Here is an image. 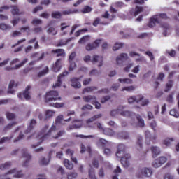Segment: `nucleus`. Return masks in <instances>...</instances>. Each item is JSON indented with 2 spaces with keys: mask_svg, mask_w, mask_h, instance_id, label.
Instances as JSON below:
<instances>
[{
  "mask_svg": "<svg viewBox=\"0 0 179 179\" xmlns=\"http://www.w3.org/2000/svg\"><path fill=\"white\" fill-rule=\"evenodd\" d=\"M30 89H31V87L30 86H27L25 88L24 92L22 94V96H24L25 100H30L31 99V96H30V92H29V91L30 90Z\"/></svg>",
  "mask_w": 179,
  "mask_h": 179,
  "instance_id": "bb28decb",
  "label": "nucleus"
},
{
  "mask_svg": "<svg viewBox=\"0 0 179 179\" xmlns=\"http://www.w3.org/2000/svg\"><path fill=\"white\" fill-rule=\"evenodd\" d=\"M11 13L12 15H19V7L17 6H11Z\"/></svg>",
  "mask_w": 179,
  "mask_h": 179,
  "instance_id": "49530a36",
  "label": "nucleus"
},
{
  "mask_svg": "<svg viewBox=\"0 0 179 179\" xmlns=\"http://www.w3.org/2000/svg\"><path fill=\"white\" fill-rule=\"evenodd\" d=\"M123 44L121 43H115L114 46L113 47V51H118L120 48H122Z\"/></svg>",
  "mask_w": 179,
  "mask_h": 179,
  "instance_id": "603ef678",
  "label": "nucleus"
},
{
  "mask_svg": "<svg viewBox=\"0 0 179 179\" xmlns=\"http://www.w3.org/2000/svg\"><path fill=\"white\" fill-rule=\"evenodd\" d=\"M68 73H69L68 71H66L62 73L61 74H59L58 76L57 83L53 85V87H59V86H61V85L62 83V82L61 81V78L66 76V75H68Z\"/></svg>",
  "mask_w": 179,
  "mask_h": 179,
  "instance_id": "dca6fc26",
  "label": "nucleus"
},
{
  "mask_svg": "<svg viewBox=\"0 0 179 179\" xmlns=\"http://www.w3.org/2000/svg\"><path fill=\"white\" fill-rule=\"evenodd\" d=\"M51 54H56V57H65V50L64 49H53Z\"/></svg>",
  "mask_w": 179,
  "mask_h": 179,
  "instance_id": "4be33fe9",
  "label": "nucleus"
},
{
  "mask_svg": "<svg viewBox=\"0 0 179 179\" xmlns=\"http://www.w3.org/2000/svg\"><path fill=\"white\" fill-rule=\"evenodd\" d=\"M100 43H101V40L97 39L93 43H88L85 46V50L87 51H93V50H96L100 45Z\"/></svg>",
  "mask_w": 179,
  "mask_h": 179,
  "instance_id": "9d476101",
  "label": "nucleus"
},
{
  "mask_svg": "<svg viewBox=\"0 0 179 179\" xmlns=\"http://www.w3.org/2000/svg\"><path fill=\"white\" fill-rule=\"evenodd\" d=\"M166 53L170 55L172 58L176 57V52L174 50H166Z\"/></svg>",
  "mask_w": 179,
  "mask_h": 179,
  "instance_id": "774afa93",
  "label": "nucleus"
},
{
  "mask_svg": "<svg viewBox=\"0 0 179 179\" xmlns=\"http://www.w3.org/2000/svg\"><path fill=\"white\" fill-rule=\"evenodd\" d=\"M29 61L28 59H24L22 62H20V64L15 65L14 67H10V66H6L5 68L6 71H12V69H19V68H22L26 62Z\"/></svg>",
  "mask_w": 179,
  "mask_h": 179,
  "instance_id": "a211bd4d",
  "label": "nucleus"
},
{
  "mask_svg": "<svg viewBox=\"0 0 179 179\" xmlns=\"http://www.w3.org/2000/svg\"><path fill=\"white\" fill-rule=\"evenodd\" d=\"M88 174L90 179H97V177H96V170H94V169L91 168L88 171Z\"/></svg>",
  "mask_w": 179,
  "mask_h": 179,
  "instance_id": "f704fd0d",
  "label": "nucleus"
},
{
  "mask_svg": "<svg viewBox=\"0 0 179 179\" xmlns=\"http://www.w3.org/2000/svg\"><path fill=\"white\" fill-rule=\"evenodd\" d=\"M90 40V36H85L79 40L78 43L85 44V43H87V41H89Z\"/></svg>",
  "mask_w": 179,
  "mask_h": 179,
  "instance_id": "79ce46f5",
  "label": "nucleus"
},
{
  "mask_svg": "<svg viewBox=\"0 0 179 179\" xmlns=\"http://www.w3.org/2000/svg\"><path fill=\"white\" fill-rule=\"evenodd\" d=\"M31 24H34V26H38V24H42L43 20L40 19L35 18L32 20Z\"/></svg>",
  "mask_w": 179,
  "mask_h": 179,
  "instance_id": "6e6d98bb",
  "label": "nucleus"
},
{
  "mask_svg": "<svg viewBox=\"0 0 179 179\" xmlns=\"http://www.w3.org/2000/svg\"><path fill=\"white\" fill-rule=\"evenodd\" d=\"M94 122L93 120H92L91 118L88 119L86 121V127L87 128H94V125H93L92 123Z\"/></svg>",
  "mask_w": 179,
  "mask_h": 179,
  "instance_id": "4d7b16f0",
  "label": "nucleus"
},
{
  "mask_svg": "<svg viewBox=\"0 0 179 179\" xmlns=\"http://www.w3.org/2000/svg\"><path fill=\"white\" fill-rule=\"evenodd\" d=\"M170 115H172L173 117H175V118H178L179 117V113L176 109H172L169 112Z\"/></svg>",
  "mask_w": 179,
  "mask_h": 179,
  "instance_id": "5fc2aeb1",
  "label": "nucleus"
},
{
  "mask_svg": "<svg viewBox=\"0 0 179 179\" xmlns=\"http://www.w3.org/2000/svg\"><path fill=\"white\" fill-rule=\"evenodd\" d=\"M152 136V134H150V131H145V138H146V145H150V138Z\"/></svg>",
  "mask_w": 179,
  "mask_h": 179,
  "instance_id": "ea45409f",
  "label": "nucleus"
},
{
  "mask_svg": "<svg viewBox=\"0 0 179 179\" xmlns=\"http://www.w3.org/2000/svg\"><path fill=\"white\" fill-rule=\"evenodd\" d=\"M173 80H169L167 83H166V89L165 90V92H169V90H170V89H171V87H173Z\"/></svg>",
  "mask_w": 179,
  "mask_h": 179,
  "instance_id": "69168bd1",
  "label": "nucleus"
},
{
  "mask_svg": "<svg viewBox=\"0 0 179 179\" xmlns=\"http://www.w3.org/2000/svg\"><path fill=\"white\" fill-rule=\"evenodd\" d=\"M152 176H153V171H152V169L148 167L139 169L136 173L137 178H145V177L149 178Z\"/></svg>",
  "mask_w": 179,
  "mask_h": 179,
  "instance_id": "7ed1b4c3",
  "label": "nucleus"
},
{
  "mask_svg": "<svg viewBox=\"0 0 179 179\" xmlns=\"http://www.w3.org/2000/svg\"><path fill=\"white\" fill-rule=\"evenodd\" d=\"M47 33L51 36H57V34H58V31H57L54 27H49L47 29Z\"/></svg>",
  "mask_w": 179,
  "mask_h": 179,
  "instance_id": "7c9ffc66",
  "label": "nucleus"
},
{
  "mask_svg": "<svg viewBox=\"0 0 179 179\" xmlns=\"http://www.w3.org/2000/svg\"><path fill=\"white\" fill-rule=\"evenodd\" d=\"M97 145L101 146V148H104V146H107V145H110V142L104 138H99L97 141Z\"/></svg>",
  "mask_w": 179,
  "mask_h": 179,
  "instance_id": "cd10ccee",
  "label": "nucleus"
},
{
  "mask_svg": "<svg viewBox=\"0 0 179 179\" xmlns=\"http://www.w3.org/2000/svg\"><path fill=\"white\" fill-rule=\"evenodd\" d=\"M141 12H143V8L137 6L135 9L132 8L130 10V15H132L133 16H138L139 13H141Z\"/></svg>",
  "mask_w": 179,
  "mask_h": 179,
  "instance_id": "412c9836",
  "label": "nucleus"
},
{
  "mask_svg": "<svg viewBox=\"0 0 179 179\" xmlns=\"http://www.w3.org/2000/svg\"><path fill=\"white\" fill-rule=\"evenodd\" d=\"M11 29H12V27L10 25H8L3 23L0 24V30L8 31Z\"/></svg>",
  "mask_w": 179,
  "mask_h": 179,
  "instance_id": "e433bc0d",
  "label": "nucleus"
},
{
  "mask_svg": "<svg viewBox=\"0 0 179 179\" xmlns=\"http://www.w3.org/2000/svg\"><path fill=\"white\" fill-rule=\"evenodd\" d=\"M136 118L138 122H136L134 119L131 118L130 120L131 125L134 127H139L140 128H143V127H145V120L142 119L140 115H136Z\"/></svg>",
  "mask_w": 179,
  "mask_h": 179,
  "instance_id": "423d86ee",
  "label": "nucleus"
},
{
  "mask_svg": "<svg viewBox=\"0 0 179 179\" xmlns=\"http://www.w3.org/2000/svg\"><path fill=\"white\" fill-rule=\"evenodd\" d=\"M76 12H78V10L69 9V10L62 11V15H73V13H76Z\"/></svg>",
  "mask_w": 179,
  "mask_h": 179,
  "instance_id": "864d4df0",
  "label": "nucleus"
},
{
  "mask_svg": "<svg viewBox=\"0 0 179 179\" xmlns=\"http://www.w3.org/2000/svg\"><path fill=\"white\" fill-rule=\"evenodd\" d=\"M52 153H54V150H51L48 155V158L44 157H41L39 160V163L41 166H47L50 163V160H51V156H52Z\"/></svg>",
  "mask_w": 179,
  "mask_h": 179,
  "instance_id": "f8f14e48",
  "label": "nucleus"
},
{
  "mask_svg": "<svg viewBox=\"0 0 179 179\" xmlns=\"http://www.w3.org/2000/svg\"><path fill=\"white\" fill-rule=\"evenodd\" d=\"M103 57L97 55H93L91 59V62H92L94 65H96L98 68H101V66L103 65Z\"/></svg>",
  "mask_w": 179,
  "mask_h": 179,
  "instance_id": "6e6552de",
  "label": "nucleus"
},
{
  "mask_svg": "<svg viewBox=\"0 0 179 179\" xmlns=\"http://www.w3.org/2000/svg\"><path fill=\"white\" fill-rule=\"evenodd\" d=\"M134 90H135V87L134 85H130L122 88L121 92H134Z\"/></svg>",
  "mask_w": 179,
  "mask_h": 179,
  "instance_id": "a19ab883",
  "label": "nucleus"
},
{
  "mask_svg": "<svg viewBox=\"0 0 179 179\" xmlns=\"http://www.w3.org/2000/svg\"><path fill=\"white\" fill-rule=\"evenodd\" d=\"M121 108H124V106H119L117 109L112 110L110 113V117H115L118 114L121 113Z\"/></svg>",
  "mask_w": 179,
  "mask_h": 179,
  "instance_id": "c85d7f7f",
  "label": "nucleus"
},
{
  "mask_svg": "<svg viewBox=\"0 0 179 179\" xmlns=\"http://www.w3.org/2000/svg\"><path fill=\"white\" fill-rule=\"evenodd\" d=\"M64 164L66 169H68L69 170H72V169H73V164H72V162H71L69 159H64Z\"/></svg>",
  "mask_w": 179,
  "mask_h": 179,
  "instance_id": "473e14b6",
  "label": "nucleus"
},
{
  "mask_svg": "<svg viewBox=\"0 0 179 179\" xmlns=\"http://www.w3.org/2000/svg\"><path fill=\"white\" fill-rule=\"evenodd\" d=\"M78 177V173L76 172L67 173V179H75Z\"/></svg>",
  "mask_w": 179,
  "mask_h": 179,
  "instance_id": "a18cd8bd",
  "label": "nucleus"
},
{
  "mask_svg": "<svg viewBox=\"0 0 179 179\" xmlns=\"http://www.w3.org/2000/svg\"><path fill=\"white\" fill-rule=\"evenodd\" d=\"M127 147L124 144H119L117 147V151L116 152L117 157H121V164L124 167H129L131 162V155L129 154H125Z\"/></svg>",
  "mask_w": 179,
  "mask_h": 179,
  "instance_id": "f257e3e1",
  "label": "nucleus"
},
{
  "mask_svg": "<svg viewBox=\"0 0 179 179\" xmlns=\"http://www.w3.org/2000/svg\"><path fill=\"white\" fill-rule=\"evenodd\" d=\"M92 10V7L89 6H85L81 10L83 13H90V12Z\"/></svg>",
  "mask_w": 179,
  "mask_h": 179,
  "instance_id": "3c124183",
  "label": "nucleus"
},
{
  "mask_svg": "<svg viewBox=\"0 0 179 179\" xmlns=\"http://www.w3.org/2000/svg\"><path fill=\"white\" fill-rule=\"evenodd\" d=\"M43 134H40L38 136V139H41V143L43 142L47 136H50L51 134L57 131V127L55 125H52L51 128L48 130V125H45L43 129ZM48 131V132H47Z\"/></svg>",
  "mask_w": 179,
  "mask_h": 179,
  "instance_id": "20e7f679",
  "label": "nucleus"
},
{
  "mask_svg": "<svg viewBox=\"0 0 179 179\" xmlns=\"http://www.w3.org/2000/svg\"><path fill=\"white\" fill-rule=\"evenodd\" d=\"M35 125H37V122L36 121V120L32 119L30 121V123H29V125L28 126V128L24 131V134H30L31 131L33 130V128H34Z\"/></svg>",
  "mask_w": 179,
  "mask_h": 179,
  "instance_id": "5701e85b",
  "label": "nucleus"
},
{
  "mask_svg": "<svg viewBox=\"0 0 179 179\" xmlns=\"http://www.w3.org/2000/svg\"><path fill=\"white\" fill-rule=\"evenodd\" d=\"M123 108H120V115L122 117H134L135 113L129 112V110H122Z\"/></svg>",
  "mask_w": 179,
  "mask_h": 179,
  "instance_id": "a878e982",
  "label": "nucleus"
},
{
  "mask_svg": "<svg viewBox=\"0 0 179 179\" xmlns=\"http://www.w3.org/2000/svg\"><path fill=\"white\" fill-rule=\"evenodd\" d=\"M166 162H167L166 157H159L152 162V166H154L155 169H158V167H162Z\"/></svg>",
  "mask_w": 179,
  "mask_h": 179,
  "instance_id": "0eeeda50",
  "label": "nucleus"
},
{
  "mask_svg": "<svg viewBox=\"0 0 179 179\" xmlns=\"http://www.w3.org/2000/svg\"><path fill=\"white\" fill-rule=\"evenodd\" d=\"M83 99L85 103H91L92 104H94V103H96V100L97 99L96 96L92 95L84 96Z\"/></svg>",
  "mask_w": 179,
  "mask_h": 179,
  "instance_id": "f3484780",
  "label": "nucleus"
},
{
  "mask_svg": "<svg viewBox=\"0 0 179 179\" xmlns=\"http://www.w3.org/2000/svg\"><path fill=\"white\" fill-rule=\"evenodd\" d=\"M120 83H115L111 86L110 90H113V92H117V90H118V89L120 88Z\"/></svg>",
  "mask_w": 179,
  "mask_h": 179,
  "instance_id": "0e129e2a",
  "label": "nucleus"
},
{
  "mask_svg": "<svg viewBox=\"0 0 179 179\" xmlns=\"http://www.w3.org/2000/svg\"><path fill=\"white\" fill-rule=\"evenodd\" d=\"M174 96V92H172L171 94H169L166 98V101L168 103H173L174 100L173 99V96Z\"/></svg>",
  "mask_w": 179,
  "mask_h": 179,
  "instance_id": "338daca9",
  "label": "nucleus"
},
{
  "mask_svg": "<svg viewBox=\"0 0 179 179\" xmlns=\"http://www.w3.org/2000/svg\"><path fill=\"white\" fill-rule=\"evenodd\" d=\"M150 150L154 157H156L159 156V155H160V148H159L158 146H152L150 148Z\"/></svg>",
  "mask_w": 179,
  "mask_h": 179,
  "instance_id": "b1692460",
  "label": "nucleus"
},
{
  "mask_svg": "<svg viewBox=\"0 0 179 179\" xmlns=\"http://www.w3.org/2000/svg\"><path fill=\"white\" fill-rule=\"evenodd\" d=\"M134 66V63H129L123 69V71L124 72H129L131 71V69Z\"/></svg>",
  "mask_w": 179,
  "mask_h": 179,
  "instance_id": "13d9d810",
  "label": "nucleus"
},
{
  "mask_svg": "<svg viewBox=\"0 0 179 179\" xmlns=\"http://www.w3.org/2000/svg\"><path fill=\"white\" fill-rule=\"evenodd\" d=\"M103 134L104 135H107L108 136H114V135H115V132L114 131V130L110 128H106L103 130Z\"/></svg>",
  "mask_w": 179,
  "mask_h": 179,
  "instance_id": "c756f323",
  "label": "nucleus"
},
{
  "mask_svg": "<svg viewBox=\"0 0 179 179\" xmlns=\"http://www.w3.org/2000/svg\"><path fill=\"white\" fill-rule=\"evenodd\" d=\"M46 103H49L50 106L55 107L56 108H61L64 106V103H54L52 101H57V100H61V97H58V92L57 91H50L46 94L45 97Z\"/></svg>",
  "mask_w": 179,
  "mask_h": 179,
  "instance_id": "f03ea898",
  "label": "nucleus"
},
{
  "mask_svg": "<svg viewBox=\"0 0 179 179\" xmlns=\"http://www.w3.org/2000/svg\"><path fill=\"white\" fill-rule=\"evenodd\" d=\"M115 6L116 8H124V6H127V5H125V3H124V2L122 1H117L115 3Z\"/></svg>",
  "mask_w": 179,
  "mask_h": 179,
  "instance_id": "052dcab7",
  "label": "nucleus"
},
{
  "mask_svg": "<svg viewBox=\"0 0 179 179\" xmlns=\"http://www.w3.org/2000/svg\"><path fill=\"white\" fill-rule=\"evenodd\" d=\"M62 16V13L59 11H55L52 13V17H53V19H60Z\"/></svg>",
  "mask_w": 179,
  "mask_h": 179,
  "instance_id": "c03bdc74",
  "label": "nucleus"
},
{
  "mask_svg": "<svg viewBox=\"0 0 179 179\" xmlns=\"http://www.w3.org/2000/svg\"><path fill=\"white\" fill-rule=\"evenodd\" d=\"M143 100V96H142V95H138L137 96H130L128 99V103L129 104H132L133 103H139V102L142 101Z\"/></svg>",
  "mask_w": 179,
  "mask_h": 179,
  "instance_id": "2eb2a0df",
  "label": "nucleus"
},
{
  "mask_svg": "<svg viewBox=\"0 0 179 179\" xmlns=\"http://www.w3.org/2000/svg\"><path fill=\"white\" fill-rule=\"evenodd\" d=\"M162 29H163L162 34L164 37H167V36H170V33L171 31V27L166 22H162L160 24Z\"/></svg>",
  "mask_w": 179,
  "mask_h": 179,
  "instance_id": "1a4fd4ad",
  "label": "nucleus"
},
{
  "mask_svg": "<svg viewBox=\"0 0 179 179\" xmlns=\"http://www.w3.org/2000/svg\"><path fill=\"white\" fill-rule=\"evenodd\" d=\"M73 39V38H69L66 41L61 40L58 43L57 47H61L62 45H66V44H68V43H70V41H72Z\"/></svg>",
  "mask_w": 179,
  "mask_h": 179,
  "instance_id": "c9c22d12",
  "label": "nucleus"
},
{
  "mask_svg": "<svg viewBox=\"0 0 179 179\" xmlns=\"http://www.w3.org/2000/svg\"><path fill=\"white\" fill-rule=\"evenodd\" d=\"M6 117L7 118V120H15V118H16V115H15V113H12L10 112H6Z\"/></svg>",
  "mask_w": 179,
  "mask_h": 179,
  "instance_id": "de8ad7c7",
  "label": "nucleus"
},
{
  "mask_svg": "<svg viewBox=\"0 0 179 179\" xmlns=\"http://www.w3.org/2000/svg\"><path fill=\"white\" fill-rule=\"evenodd\" d=\"M62 120H64V116L62 115L57 116L55 120V125L61 124V122H62Z\"/></svg>",
  "mask_w": 179,
  "mask_h": 179,
  "instance_id": "8fccbe9b",
  "label": "nucleus"
},
{
  "mask_svg": "<svg viewBox=\"0 0 179 179\" xmlns=\"http://www.w3.org/2000/svg\"><path fill=\"white\" fill-rule=\"evenodd\" d=\"M174 140L173 138H166L164 141V145L165 146H170L171 145V142H173Z\"/></svg>",
  "mask_w": 179,
  "mask_h": 179,
  "instance_id": "680f3d73",
  "label": "nucleus"
},
{
  "mask_svg": "<svg viewBox=\"0 0 179 179\" xmlns=\"http://www.w3.org/2000/svg\"><path fill=\"white\" fill-rule=\"evenodd\" d=\"M13 138V135L10 136V137H3L0 140V144L5 143V142H8V141H10Z\"/></svg>",
  "mask_w": 179,
  "mask_h": 179,
  "instance_id": "bf43d9fd",
  "label": "nucleus"
},
{
  "mask_svg": "<svg viewBox=\"0 0 179 179\" xmlns=\"http://www.w3.org/2000/svg\"><path fill=\"white\" fill-rule=\"evenodd\" d=\"M49 71L50 70L48 69V66H45V69L42 70L41 71H40L38 73V78H41L42 76H45V75H47V73H48Z\"/></svg>",
  "mask_w": 179,
  "mask_h": 179,
  "instance_id": "4c0bfd02",
  "label": "nucleus"
},
{
  "mask_svg": "<svg viewBox=\"0 0 179 179\" xmlns=\"http://www.w3.org/2000/svg\"><path fill=\"white\" fill-rule=\"evenodd\" d=\"M121 173V168L117 166V168L114 170V173L115 174L112 177V179H118V173Z\"/></svg>",
  "mask_w": 179,
  "mask_h": 179,
  "instance_id": "09e8293b",
  "label": "nucleus"
},
{
  "mask_svg": "<svg viewBox=\"0 0 179 179\" xmlns=\"http://www.w3.org/2000/svg\"><path fill=\"white\" fill-rule=\"evenodd\" d=\"M61 59H59L56 61L52 67L53 72H59V71H61Z\"/></svg>",
  "mask_w": 179,
  "mask_h": 179,
  "instance_id": "393cba45",
  "label": "nucleus"
},
{
  "mask_svg": "<svg viewBox=\"0 0 179 179\" xmlns=\"http://www.w3.org/2000/svg\"><path fill=\"white\" fill-rule=\"evenodd\" d=\"M118 82L120 83H127V85H132L134 83V80L131 78H119Z\"/></svg>",
  "mask_w": 179,
  "mask_h": 179,
  "instance_id": "2f4dec72",
  "label": "nucleus"
},
{
  "mask_svg": "<svg viewBox=\"0 0 179 179\" xmlns=\"http://www.w3.org/2000/svg\"><path fill=\"white\" fill-rule=\"evenodd\" d=\"M128 59H129V57L127 53H121L116 57V62L118 65H121Z\"/></svg>",
  "mask_w": 179,
  "mask_h": 179,
  "instance_id": "ddd939ff",
  "label": "nucleus"
},
{
  "mask_svg": "<svg viewBox=\"0 0 179 179\" xmlns=\"http://www.w3.org/2000/svg\"><path fill=\"white\" fill-rule=\"evenodd\" d=\"M15 125H17V122H13L12 123H9L7 126L4 127V132H6V131H8V129H12V127H15Z\"/></svg>",
  "mask_w": 179,
  "mask_h": 179,
  "instance_id": "37998d69",
  "label": "nucleus"
},
{
  "mask_svg": "<svg viewBox=\"0 0 179 179\" xmlns=\"http://www.w3.org/2000/svg\"><path fill=\"white\" fill-rule=\"evenodd\" d=\"M17 83H15V80H11L8 85V90L7 91V93H9L10 94H13V93H15V90H13V87H17Z\"/></svg>",
  "mask_w": 179,
  "mask_h": 179,
  "instance_id": "aec40b11",
  "label": "nucleus"
},
{
  "mask_svg": "<svg viewBox=\"0 0 179 179\" xmlns=\"http://www.w3.org/2000/svg\"><path fill=\"white\" fill-rule=\"evenodd\" d=\"M6 174H13L14 178H23V177L24 176V174H23V171H17L16 169L8 171Z\"/></svg>",
  "mask_w": 179,
  "mask_h": 179,
  "instance_id": "9b49d317",
  "label": "nucleus"
},
{
  "mask_svg": "<svg viewBox=\"0 0 179 179\" xmlns=\"http://www.w3.org/2000/svg\"><path fill=\"white\" fill-rule=\"evenodd\" d=\"M10 167H12V163L10 162H7L0 166V170H6L10 169Z\"/></svg>",
  "mask_w": 179,
  "mask_h": 179,
  "instance_id": "72a5a7b5",
  "label": "nucleus"
},
{
  "mask_svg": "<svg viewBox=\"0 0 179 179\" xmlns=\"http://www.w3.org/2000/svg\"><path fill=\"white\" fill-rule=\"evenodd\" d=\"M95 90H97L96 87H87L83 90V93H90L92 92H94Z\"/></svg>",
  "mask_w": 179,
  "mask_h": 179,
  "instance_id": "58836bf2",
  "label": "nucleus"
},
{
  "mask_svg": "<svg viewBox=\"0 0 179 179\" xmlns=\"http://www.w3.org/2000/svg\"><path fill=\"white\" fill-rule=\"evenodd\" d=\"M160 23V20H159V15H154L150 19V22L148 24V27L150 29L155 27L156 26V24Z\"/></svg>",
  "mask_w": 179,
  "mask_h": 179,
  "instance_id": "4468645a",
  "label": "nucleus"
},
{
  "mask_svg": "<svg viewBox=\"0 0 179 179\" xmlns=\"http://www.w3.org/2000/svg\"><path fill=\"white\" fill-rule=\"evenodd\" d=\"M71 85L72 87H74V89H80V87H82V85L80 84V82H79V79L76 78L71 79Z\"/></svg>",
  "mask_w": 179,
  "mask_h": 179,
  "instance_id": "6ab92c4d",
  "label": "nucleus"
},
{
  "mask_svg": "<svg viewBox=\"0 0 179 179\" xmlns=\"http://www.w3.org/2000/svg\"><path fill=\"white\" fill-rule=\"evenodd\" d=\"M55 114V113L52 110H47L45 114L46 120L47 118H51V117H52V115H54Z\"/></svg>",
  "mask_w": 179,
  "mask_h": 179,
  "instance_id": "e2e57ef3",
  "label": "nucleus"
},
{
  "mask_svg": "<svg viewBox=\"0 0 179 179\" xmlns=\"http://www.w3.org/2000/svg\"><path fill=\"white\" fill-rule=\"evenodd\" d=\"M22 157L24 159V161L22 163L23 167H27L29 166V163L31 160V155L29 153V151L27 148H24L21 150Z\"/></svg>",
  "mask_w": 179,
  "mask_h": 179,
  "instance_id": "39448f33",
  "label": "nucleus"
}]
</instances>
